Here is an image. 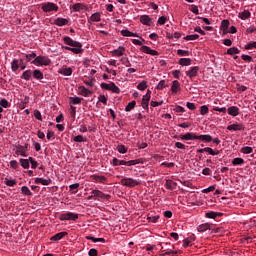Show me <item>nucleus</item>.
Masks as SVG:
<instances>
[{
	"instance_id": "f257e3e1",
	"label": "nucleus",
	"mask_w": 256,
	"mask_h": 256,
	"mask_svg": "<svg viewBox=\"0 0 256 256\" xmlns=\"http://www.w3.org/2000/svg\"><path fill=\"white\" fill-rule=\"evenodd\" d=\"M63 41L65 45H69V47H65L67 51H72V53H75L76 55H79V53H83V45L80 42H77L69 36H65L63 38Z\"/></svg>"
},
{
	"instance_id": "f03ea898",
	"label": "nucleus",
	"mask_w": 256,
	"mask_h": 256,
	"mask_svg": "<svg viewBox=\"0 0 256 256\" xmlns=\"http://www.w3.org/2000/svg\"><path fill=\"white\" fill-rule=\"evenodd\" d=\"M26 63H34L35 65H49L51 60L45 56H38L35 53L26 55Z\"/></svg>"
},
{
	"instance_id": "7ed1b4c3",
	"label": "nucleus",
	"mask_w": 256,
	"mask_h": 256,
	"mask_svg": "<svg viewBox=\"0 0 256 256\" xmlns=\"http://www.w3.org/2000/svg\"><path fill=\"white\" fill-rule=\"evenodd\" d=\"M121 185H123V187H137L139 185H141V180H135L133 178H123L120 181Z\"/></svg>"
},
{
	"instance_id": "20e7f679",
	"label": "nucleus",
	"mask_w": 256,
	"mask_h": 256,
	"mask_svg": "<svg viewBox=\"0 0 256 256\" xmlns=\"http://www.w3.org/2000/svg\"><path fill=\"white\" fill-rule=\"evenodd\" d=\"M101 89H106V91H112V93H116L117 95H119V93H121V89L119 87H117V85H115L113 82L108 83H101L100 85Z\"/></svg>"
},
{
	"instance_id": "39448f33",
	"label": "nucleus",
	"mask_w": 256,
	"mask_h": 256,
	"mask_svg": "<svg viewBox=\"0 0 256 256\" xmlns=\"http://www.w3.org/2000/svg\"><path fill=\"white\" fill-rule=\"evenodd\" d=\"M41 9L44 11V13H51V11L57 12L59 11V6L52 2H46L42 4Z\"/></svg>"
},
{
	"instance_id": "423d86ee",
	"label": "nucleus",
	"mask_w": 256,
	"mask_h": 256,
	"mask_svg": "<svg viewBox=\"0 0 256 256\" xmlns=\"http://www.w3.org/2000/svg\"><path fill=\"white\" fill-rule=\"evenodd\" d=\"M60 221H77L79 214L73 212H66L60 215Z\"/></svg>"
},
{
	"instance_id": "0eeeda50",
	"label": "nucleus",
	"mask_w": 256,
	"mask_h": 256,
	"mask_svg": "<svg viewBox=\"0 0 256 256\" xmlns=\"http://www.w3.org/2000/svg\"><path fill=\"white\" fill-rule=\"evenodd\" d=\"M149 101H151V90H147V93L142 98V107L148 111L149 110Z\"/></svg>"
},
{
	"instance_id": "6e6552de",
	"label": "nucleus",
	"mask_w": 256,
	"mask_h": 256,
	"mask_svg": "<svg viewBox=\"0 0 256 256\" xmlns=\"http://www.w3.org/2000/svg\"><path fill=\"white\" fill-rule=\"evenodd\" d=\"M91 193L96 197V199H104L105 201H109V199H111V195L105 194L101 192V190H93Z\"/></svg>"
},
{
	"instance_id": "1a4fd4ad",
	"label": "nucleus",
	"mask_w": 256,
	"mask_h": 256,
	"mask_svg": "<svg viewBox=\"0 0 256 256\" xmlns=\"http://www.w3.org/2000/svg\"><path fill=\"white\" fill-rule=\"evenodd\" d=\"M181 139L183 141H195L198 139V135H196L195 133L188 132V133L182 135Z\"/></svg>"
},
{
	"instance_id": "9d476101",
	"label": "nucleus",
	"mask_w": 256,
	"mask_h": 256,
	"mask_svg": "<svg viewBox=\"0 0 256 256\" xmlns=\"http://www.w3.org/2000/svg\"><path fill=\"white\" fill-rule=\"evenodd\" d=\"M57 72L60 75H64V77H71V75H73V69L72 68L62 67V68L58 69Z\"/></svg>"
},
{
	"instance_id": "9b49d317",
	"label": "nucleus",
	"mask_w": 256,
	"mask_h": 256,
	"mask_svg": "<svg viewBox=\"0 0 256 256\" xmlns=\"http://www.w3.org/2000/svg\"><path fill=\"white\" fill-rule=\"evenodd\" d=\"M198 72H199V66H194V67H191L190 70L186 72V75L190 79H193L194 77H197Z\"/></svg>"
},
{
	"instance_id": "f8f14e48",
	"label": "nucleus",
	"mask_w": 256,
	"mask_h": 256,
	"mask_svg": "<svg viewBox=\"0 0 256 256\" xmlns=\"http://www.w3.org/2000/svg\"><path fill=\"white\" fill-rule=\"evenodd\" d=\"M228 131H245V126L243 124H231L227 126Z\"/></svg>"
},
{
	"instance_id": "ddd939ff",
	"label": "nucleus",
	"mask_w": 256,
	"mask_h": 256,
	"mask_svg": "<svg viewBox=\"0 0 256 256\" xmlns=\"http://www.w3.org/2000/svg\"><path fill=\"white\" fill-rule=\"evenodd\" d=\"M67 235H68L67 232H59V233L55 234L54 236H52L50 238V241L57 243L58 241H61V239H63V237H67Z\"/></svg>"
},
{
	"instance_id": "4468645a",
	"label": "nucleus",
	"mask_w": 256,
	"mask_h": 256,
	"mask_svg": "<svg viewBox=\"0 0 256 256\" xmlns=\"http://www.w3.org/2000/svg\"><path fill=\"white\" fill-rule=\"evenodd\" d=\"M92 181H95V183H107V177L105 176H99L97 174L91 175Z\"/></svg>"
},
{
	"instance_id": "2eb2a0df",
	"label": "nucleus",
	"mask_w": 256,
	"mask_h": 256,
	"mask_svg": "<svg viewBox=\"0 0 256 256\" xmlns=\"http://www.w3.org/2000/svg\"><path fill=\"white\" fill-rule=\"evenodd\" d=\"M228 115H231L232 117H237L239 115V107L237 106H231L227 109Z\"/></svg>"
},
{
	"instance_id": "dca6fc26",
	"label": "nucleus",
	"mask_w": 256,
	"mask_h": 256,
	"mask_svg": "<svg viewBox=\"0 0 256 256\" xmlns=\"http://www.w3.org/2000/svg\"><path fill=\"white\" fill-rule=\"evenodd\" d=\"M113 57H121L123 53H125V47L119 46L117 49L113 50L112 52Z\"/></svg>"
},
{
	"instance_id": "f3484780",
	"label": "nucleus",
	"mask_w": 256,
	"mask_h": 256,
	"mask_svg": "<svg viewBox=\"0 0 256 256\" xmlns=\"http://www.w3.org/2000/svg\"><path fill=\"white\" fill-rule=\"evenodd\" d=\"M34 183L36 185H51V178L44 179V178H35Z\"/></svg>"
},
{
	"instance_id": "a211bd4d",
	"label": "nucleus",
	"mask_w": 256,
	"mask_h": 256,
	"mask_svg": "<svg viewBox=\"0 0 256 256\" xmlns=\"http://www.w3.org/2000/svg\"><path fill=\"white\" fill-rule=\"evenodd\" d=\"M198 141H203L204 143H211L213 141V137L209 134L198 135Z\"/></svg>"
},
{
	"instance_id": "6ab92c4d",
	"label": "nucleus",
	"mask_w": 256,
	"mask_h": 256,
	"mask_svg": "<svg viewBox=\"0 0 256 256\" xmlns=\"http://www.w3.org/2000/svg\"><path fill=\"white\" fill-rule=\"evenodd\" d=\"M229 25H230V22L229 20H223L221 22V30L223 31V35H227V33H229Z\"/></svg>"
},
{
	"instance_id": "aec40b11",
	"label": "nucleus",
	"mask_w": 256,
	"mask_h": 256,
	"mask_svg": "<svg viewBox=\"0 0 256 256\" xmlns=\"http://www.w3.org/2000/svg\"><path fill=\"white\" fill-rule=\"evenodd\" d=\"M141 51H143V53H147V55H159L157 50H153L148 46H142Z\"/></svg>"
},
{
	"instance_id": "412c9836",
	"label": "nucleus",
	"mask_w": 256,
	"mask_h": 256,
	"mask_svg": "<svg viewBox=\"0 0 256 256\" xmlns=\"http://www.w3.org/2000/svg\"><path fill=\"white\" fill-rule=\"evenodd\" d=\"M165 187L166 189H169V191H175V189H177V182L167 180L165 183Z\"/></svg>"
},
{
	"instance_id": "4be33fe9",
	"label": "nucleus",
	"mask_w": 256,
	"mask_h": 256,
	"mask_svg": "<svg viewBox=\"0 0 256 256\" xmlns=\"http://www.w3.org/2000/svg\"><path fill=\"white\" fill-rule=\"evenodd\" d=\"M140 22L142 25H148V27H151V17H149V15L140 16Z\"/></svg>"
},
{
	"instance_id": "5701e85b",
	"label": "nucleus",
	"mask_w": 256,
	"mask_h": 256,
	"mask_svg": "<svg viewBox=\"0 0 256 256\" xmlns=\"http://www.w3.org/2000/svg\"><path fill=\"white\" fill-rule=\"evenodd\" d=\"M69 23V20L65 18H57L54 20V25H57L58 27H63Z\"/></svg>"
},
{
	"instance_id": "b1692460",
	"label": "nucleus",
	"mask_w": 256,
	"mask_h": 256,
	"mask_svg": "<svg viewBox=\"0 0 256 256\" xmlns=\"http://www.w3.org/2000/svg\"><path fill=\"white\" fill-rule=\"evenodd\" d=\"M199 233H205V231H209L211 230V224L209 223H204V224H201L197 227Z\"/></svg>"
},
{
	"instance_id": "393cba45",
	"label": "nucleus",
	"mask_w": 256,
	"mask_h": 256,
	"mask_svg": "<svg viewBox=\"0 0 256 256\" xmlns=\"http://www.w3.org/2000/svg\"><path fill=\"white\" fill-rule=\"evenodd\" d=\"M99 21H101V14L99 12L92 14L88 19V23H91V22L97 23Z\"/></svg>"
},
{
	"instance_id": "a878e982",
	"label": "nucleus",
	"mask_w": 256,
	"mask_h": 256,
	"mask_svg": "<svg viewBox=\"0 0 256 256\" xmlns=\"http://www.w3.org/2000/svg\"><path fill=\"white\" fill-rule=\"evenodd\" d=\"M79 91V95H83V97H89L93 93L91 90L85 88V86H80Z\"/></svg>"
},
{
	"instance_id": "bb28decb",
	"label": "nucleus",
	"mask_w": 256,
	"mask_h": 256,
	"mask_svg": "<svg viewBox=\"0 0 256 256\" xmlns=\"http://www.w3.org/2000/svg\"><path fill=\"white\" fill-rule=\"evenodd\" d=\"M180 89H181V84L179 83V81L174 80L171 86L172 93H177V91H179Z\"/></svg>"
},
{
	"instance_id": "cd10ccee",
	"label": "nucleus",
	"mask_w": 256,
	"mask_h": 256,
	"mask_svg": "<svg viewBox=\"0 0 256 256\" xmlns=\"http://www.w3.org/2000/svg\"><path fill=\"white\" fill-rule=\"evenodd\" d=\"M238 17L239 19H242V21H245V19H249L251 17V12H249V10H244L239 13Z\"/></svg>"
},
{
	"instance_id": "c85d7f7f",
	"label": "nucleus",
	"mask_w": 256,
	"mask_h": 256,
	"mask_svg": "<svg viewBox=\"0 0 256 256\" xmlns=\"http://www.w3.org/2000/svg\"><path fill=\"white\" fill-rule=\"evenodd\" d=\"M73 11H83L87 9V6L83 3H76L72 6Z\"/></svg>"
},
{
	"instance_id": "c756f323",
	"label": "nucleus",
	"mask_w": 256,
	"mask_h": 256,
	"mask_svg": "<svg viewBox=\"0 0 256 256\" xmlns=\"http://www.w3.org/2000/svg\"><path fill=\"white\" fill-rule=\"evenodd\" d=\"M95 78L90 76L89 80L83 78V83H85V85H87L88 87H95Z\"/></svg>"
},
{
	"instance_id": "7c9ffc66",
	"label": "nucleus",
	"mask_w": 256,
	"mask_h": 256,
	"mask_svg": "<svg viewBox=\"0 0 256 256\" xmlns=\"http://www.w3.org/2000/svg\"><path fill=\"white\" fill-rule=\"evenodd\" d=\"M29 103V96H25L23 100H21L19 104V109L23 110L25 107H27V104Z\"/></svg>"
},
{
	"instance_id": "2f4dec72",
	"label": "nucleus",
	"mask_w": 256,
	"mask_h": 256,
	"mask_svg": "<svg viewBox=\"0 0 256 256\" xmlns=\"http://www.w3.org/2000/svg\"><path fill=\"white\" fill-rule=\"evenodd\" d=\"M121 35H122L123 37H137V34H136V33H133V32H131V31H129V30H122V31H121Z\"/></svg>"
},
{
	"instance_id": "473e14b6",
	"label": "nucleus",
	"mask_w": 256,
	"mask_h": 256,
	"mask_svg": "<svg viewBox=\"0 0 256 256\" xmlns=\"http://www.w3.org/2000/svg\"><path fill=\"white\" fill-rule=\"evenodd\" d=\"M32 75H33V72L31 70H26L22 74V79H25V81H29Z\"/></svg>"
},
{
	"instance_id": "72a5a7b5",
	"label": "nucleus",
	"mask_w": 256,
	"mask_h": 256,
	"mask_svg": "<svg viewBox=\"0 0 256 256\" xmlns=\"http://www.w3.org/2000/svg\"><path fill=\"white\" fill-rule=\"evenodd\" d=\"M135 105H137V102L135 100L129 102L128 105L125 107V111H133V109H135Z\"/></svg>"
},
{
	"instance_id": "f704fd0d",
	"label": "nucleus",
	"mask_w": 256,
	"mask_h": 256,
	"mask_svg": "<svg viewBox=\"0 0 256 256\" xmlns=\"http://www.w3.org/2000/svg\"><path fill=\"white\" fill-rule=\"evenodd\" d=\"M218 215H221V213L210 211L205 214V217L207 219H215Z\"/></svg>"
},
{
	"instance_id": "c9c22d12",
	"label": "nucleus",
	"mask_w": 256,
	"mask_h": 256,
	"mask_svg": "<svg viewBox=\"0 0 256 256\" xmlns=\"http://www.w3.org/2000/svg\"><path fill=\"white\" fill-rule=\"evenodd\" d=\"M70 103H72L73 105H79L81 103V101H83V98L81 97H70Z\"/></svg>"
},
{
	"instance_id": "e433bc0d",
	"label": "nucleus",
	"mask_w": 256,
	"mask_h": 256,
	"mask_svg": "<svg viewBox=\"0 0 256 256\" xmlns=\"http://www.w3.org/2000/svg\"><path fill=\"white\" fill-rule=\"evenodd\" d=\"M241 153H244V155H250V153H253V147L245 146L241 148Z\"/></svg>"
},
{
	"instance_id": "4c0bfd02",
	"label": "nucleus",
	"mask_w": 256,
	"mask_h": 256,
	"mask_svg": "<svg viewBox=\"0 0 256 256\" xmlns=\"http://www.w3.org/2000/svg\"><path fill=\"white\" fill-rule=\"evenodd\" d=\"M33 77H34V79L41 80V79H43V72H41L40 70H34Z\"/></svg>"
},
{
	"instance_id": "58836bf2",
	"label": "nucleus",
	"mask_w": 256,
	"mask_h": 256,
	"mask_svg": "<svg viewBox=\"0 0 256 256\" xmlns=\"http://www.w3.org/2000/svg\"><path fill=\"white\" fill-rule=\"evenodd\" d=\"M21 192L23 193V195H28L30 197L33 196V192H31V190H29V187L27 186H22Z\"/></svg>"
},
{
	"instance_id": "ea45409f",
	"label": "nucleus",
	"mask_w": 256,
	"mask_h": 256,
	"mask_svg": "<svg viewBox=\"0 0 256 256\" xmlns=\"http://www.w3.org/2000/svg\"><path fill=\"white\" fill-rule=\"evenodd\" d=\"M16 153L17 155H21V157H27V150L23 146H20Z\"/></svg>"
},
{
	"instance_id": "a19ab883",
	"label": "nucleus",
	"mask_w": 256,
	"mask_h": 256,
	"mask_svg": "<svg viewBox=\"0 0 256 256\" xmlns=\"http://www.w3.org/2000/svg\"><path fill=\"white\" fill-rule=\"evenodd\" d=\"M185 41H196V39H199V34H191L184 37Z\"/></svg>"
},
{
	"instance_id": "79ce46f5",
	"label": "nucleus",
	"mask_w": 256,
	"mask_h": 256,
	"mask_svg": "<svg viewBox=\"0 0 256 256\" xmlns=\"http://www.w3.org/2000/svg\"><path fill=\"white\" fill-rule=\"evenodd\" d=\"M137 89L139 91H145V89H147V81L143 80L142 82H140L138 85H137Z\"/></svg>"
},
{
	"instance_id": "37998d69",
	"label": "nucleus",
	"mask_w": 256,
	"mask_h": 256,
	"mask_svg": "<svg viewBox=\"0 0 256 256\" xmlns=\"http://www.w3.org/2000/svg\"><path fill=\"white\" fill-rule=\"evenodd\" d=\"M117 151L118 153H121L122 155H125V153H127V147H125V145L121 144L117 146Z\"/></svg>"
},
{
	"instance_id": "c03bdc74",
	"label": "nucleus",
	"mask_w": 256,
	"mask_h": 256,
	"mask_svg": "<svg viewBox=\"0 0 256 256\" xmlns=\"http://www.w3.org/2000/svg\"><path fill=\"white\" fill-rule=\"evenodd\" d=\"M19 162L21 164V167H23V169H29V160L21 158Z\"/></svg>"
},
{
	"instance_id": "a18cd8bd",
	"label": "nucleus",
	"mask_w": 256,
	"mask_h": 256,
	"mask_svg": "<svg viewBox=\"0 0 256 256\" xmlns=\"http://www.w3.org/2000/svg\"><path fill=\"white\" fill-rule=\"evenodd\" d=\"M165 87H168L167 84H165V80H161L158 85L156 86V89H158V91H163V89H165Z\"/></svg>"
},
{
	"instance_id": "49530a36",
	"label": "nucleus",
	"mask_w": 256,
	"mask_h": 256,
	"mask_svg": "<svg viewBox=\"0 0 256 256\" xmlns=\"http://www.w3.org/2000/svg\"><path fill=\"white\" fill-rule=\"evenodd\" d=\"M243 163H245L243 158H234L232 160V165H243Z\"/></svg>"
},
{
	"instance_id": "de8ad7c7",
	"label": "nucleus",
	"mask_w": 256,
	"mask_h": 256,
	"mask_svg": "<svg viewBox=\"0 0 256 256\" xmlns=\"http://www.w3.org/2000/svg\"><path fill=\"white\" fill-rule=\"evenodd\" d=\"M73 141H75V143H85V141H87V139H85L83 137V135H78V136L74 137Z\"/></svg>"
},
{
	"instance_id": "09e8293b",
	"label": "nucleus",
	"mask_w": 256,
	"mask_h": 256,
	"mask_svg": "<svg viewBox=\"0 0 256 256\" xmlns=\"http://www.w3.org/2000/svg\"><path fill=\"white\" fill-rule=\"evenodd\" d=\"M139 163H141V161H139V159L129 160V161H126V166L131 167L133 165H139Z\"/></svg>"
},
{
	"instance_id": "8fccbe9b",
	"label": "nucleus",
	"mask_w": 256,
	"mask_h": 256,
	"mask_svg": "<svg viewBox=\"0 0 256 256\" xmlns=\"http://www.w3.org/2000/svg\"><path fill=\"white\" fill-rule=\"evenodd\" d=\"M179 65H191V59H189V58H181L179 60Z\"/></svg>"
},
{
	"instance_id": "3c124183",
	"label": "nucleus",
	"mask_w": 256,
	"mask_h": 256,
	"mask_svg": "<svg viewBox=\"0 0 256 256\" xmlns=\"http://www.w3.org/2000/svg\"><path fill=\"white\" fill-rule=\"evenodd\" d=\"M205 151H206V153H209V155H219V153H220V151L219 150H217V151H214L212 148H210V147H206L205 148Z\"/></svg>"
},
{
	"instance_id": "603ef678",
	"label": "nucleus",
	"mask_w": 256,
	"mask_h": 256,
	"mask_svg": "<svg viewBox=\"0 0 256 256\" xmlns=\"http://www.w3.org/2000/svg\"><path fill=\"white\" fill-rule=\"evenodd\" d=\"M5 185H7V187H15V185H17V181L15 180H9V179H5Z\"/></svg>"
},
{
	"instance_id": "864d4df0",
	"label": "nucleus",
	"mask_w": 256,
	"mask_h": 256,
	"mask_svg": "<svg viewBox=\"0 0 256 256\" xmlns=\"http://www.w3.org/2000/svg\"><path fill=\"white\" fill-rule=\"evenodd\" d=\"M228 55H237L239 53V49L236 47L229 48L227 50Z\"/></svg>"
},
{
	"instance_id": "5fc2aeb1",
	"label": "nucleus",
	"mask_w": 256,
	"mask_h": 256,
	"mask_svg": "<svg viewBox=\"0 0 256 256\" xmlns=\"http://www.w3.org/2000/svg\"><path fill=\"white\" fill-rule=\"evenodd\" d=\"M209 113V107L206 105L200 107V114L201 115H207Z\"/></svg>"
},
{
	"instance_id": "6e6d98bb",
	"label": "nucleus",
	"mask_w": 256,
	"mask_h": 256,
	"mask_svg": "<svg viewBox=\"0 0 256 256\" xmlns=\"http://www.w3.org/2000/svg\"><path fill=\"white\" fill-rule=\"evenodd\" d=\"M34 117L35 119H37L38 121H43V116L41 115V112L39 110H35L34 111Z\"/></svg>"
},
{
	"instance_id": "4d7b16f0",
	"label": "nucleus",
	"mask_w": 256,
	"mask_h": 256,
	"mask_svg": "<svg viewBox=\"0 0 256 256\" xmlns=\"http://www.w3.org/2000/svg\"><path fill=\"white\" fill-rule=\"evenodd\" d=\"M0 107H4V109H7V107H9V101H7V99H1L0 100Z\"/></svg>"
},
{
	"instance_id": "13d9d810",
	"label": "nucleus",
	"mask_w": 256,
	"mask_h": 256,
	"mask_svg": "<svg viewBox=\"0 0 256 256\" xmlns=\"http://www.w3.org/2000/svg\"><path fill=\"white\" fill-rule=\"evenodd\" d=\"M244 49H246V50H249V49H256V42H250V43H248V44L244 47Z\"/></svg>"
},
{
	"instance_id": "bf43d9fd",
	"label": "nucleus",
	"mask_w": 256,
	"mask_h": 256,
	"mask_svg": "<svg viewBox=\"0 0 256 256\" xmlns=\"http://www.w3.org/2000/svg\"><path fill=\"white\" fill-rule=\"evenodd\" d=\"M88 255L89 256H99V252L97 251V249L92 248L89 250Z\"/></svg>"
},
{
	"instance_id": "052dcab7",
	"label": "nucleus",
	"mask_w": 256,
	"mask_h": 256,
	"mask_svg": "<svg viewBox=\"0 0 256 256\" xmlns=\"http://www.w3.org/2000/svg\"><path fill=\"white\" fill-rule=\"evenodd\" d=\"M98 99L100 103H103V105H107V97H105V95H100Z\"/></svg>"
},
{
	"instance_id": "680f3d73",
	"label": "nucleus",
	"mask_w": 256,
	"mask_h": 256,
	"mask_svg": "<svg viewBox=\"0 0 256 256\" xmlns=\"http://www.w3.org/2000/svg\"><path fill=\"white\" fill-rule=\"evenodd\" d=\"M242 59L246 63H251V61L253 60V58L251 56H249V55H242Z\"/></svg>"
},
{
	"instance_id": "e2e57ef3",
	"label": "nucleus",
	"mask_w": 256,
	"mask_h": 256,
	"mask_svg": "<svg viewBox=\"0 0 256 256\" xmlns=\"http://www.w3.org/2000/svg\"><path fill=\"white\" fill-rule=\"evenodd\" d=\"M174 111H175L176 113H185V109H184L182 106H176V107L174 108Z\"/></svg>"
},
{
	"instance_id": "0e129e2a",
	"label": "nucleus",
	"mask_w": 256,
	"mask_h": 256,
	"mask_svg": "<svg viewBox=\"0 0 256 256\" xmlns=\"http://www.w3.org/2000/svg\"><path fill=\"white\" fill-rule=\"evenodd\" d=\"M10 167H12V169H17V167H19V163L16 160H12L10 161Z\"/></svg>"
},
{
	"instance_id": "69168bd1",
	"label": "nucleus",
	"mask_w": 256,
	"mask_h": 256,
	"mask_svg": "<svg viewBox=\"0 0 256 256\" xmlns=\"http://www.w3.org/2000/svg\"><path fill=\"white\" fill-rule=\"evenodd\" d=\"M175 147H177V149H187V146L181 142H176Z\"/></svg>"
},
{
	"instance_id": "338daca9",
	"label": "nucleus",
	"mask_w": 256,
	"mask_h": 256,
	"mask_svg": "<svg viewBox=\"0 0 256 256\" xmlns=\"http://www.w3.org/2000/svg\"><path fill=\"white\" fill-rule=\"evenodd\" d=\"M165 21H167V18L165 16H162L158 19V24L165 25Z\"/></svg>"
},
{
	"instance_id": "774afa93",
	"label": "nucleus",
	"mask_w": 256,
	"mask_h": 256,
	"mask_svg": "<svg viewBox=\"0 0 256 256\" xmlns=\"http://www.w3.org/2000/svg\"><path fill=\"white\" fill-rule=\"evenodd\" d=\"M214 189H215V186H209L208 188L204 189L202 192L211 193Z\"/></svg>"
}]
</instances>
